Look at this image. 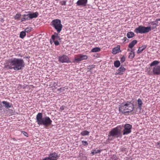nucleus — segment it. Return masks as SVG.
I'll return each instance as SVG.
<instances>
[{
    "instance_id": "obj_32",
    "label": "nucleus",
    "mask_w": 160,
    "mask_h": 160,
    "mask_svg": "<svg viewBox=\"0 0 160 160\" xmlns=\"http://www.w3.org/2000/svg\"><path fill=\"white\" fill-rule=\"evenodd\" d=\"M120 63L119 61H116L114 62V65L116 67H118L120 66Z\"/></svg>"
},
{
    "instance_id": "obj_7",
    "label": "nucleus",
    "mask_w": 160,
    "mask_h": 160,
    "mask_svg": "<svg viewBox=\"0 0 160 160\" xmlns=\"http://www.w3.org/2000/svg\"><path fill=\"white\" fill-rule=\"evenodd\" d=\"M88 58V56L87 55H82L81 54H79L75 56L74 62H78L80 61L86 60Z\"/></svg>"
},
{
    "instance_id": "obj_20",
    "label": "nucleus",
    "mask_w": 160,
    "mask_h": 160,
    "mask_svg": "<svg viewBox=\"0 0 160 160\" xmlns=\"http://www.w3.org/2000/svg\"><path fill=\"white\" fill-rule=\"evenodd\" d=\"M2 103L4 104L5 107L7 108H11L12 106V104H10L8 102L6 101H3Z\"/></svg>"
},
{
    "instance_id": "obj_30",
    "label": "nucleus",
    "mask_w": 160,
    "mask_h": 160,
    "mask_svg": "<svg viewBox=\"0 0 160 160\" xmlns=\"http://www.w3.org/2000/svg\"><path fill=\"white\" fill-rule=\"evenodd\" d=\"M89 133V132L87 131H84L81 132V134L82 136L88 135Z\"/></svg>"
},
{
    "instance_id": "obj_19",
    "label": "nucleus",
    "mask_w": 160,
    "mask_h": 160,
    "mask_svg": "<svg viewBox=\"0 0 160 160\" xmlns=\"http://www.w3.org/2000/svg\"><path fill=\"white\" fill-rule=\"evenodd\" d=\"M137 41L136 40H133L128 45V47L130 48H132L133 46L137 44Z\"/></svg>"
},
{
    "instance_id": "obj_38",
    "label": "nucleus",
    "mask_w": 160,
    "mask_h": 160,
    "mask_svg": "<svg viewBox=\"0 0 160 160\" xmlns=\"http://www.w3.org/2000/svg\"><path fill=\"white\" fill-rule=\"evenodd\" d=\"M62 5H65L66 4V1H63L62 2V3L61 4Z\"/></svg>"
},
{
    "instance_id": "obj_43",
    "label": "nucleus",
    "mask_w": 160,
    "mask_h": 160,
    "mask_svg": "<svg viewBox=\"0 0 160 160\" xmlns=\"http://www.w3.org/2000/svg\"><path fill=\"white\" fill-rule=\"evenodd\" d=\"M127 39V38L126 37H124V38H123V40H124V42H125L126 41V40Z\"/></svg>"
},
{
    "instance_id": "obj_17",
    "label": "nucleus",
    "mask_w": 160,
    "mask_h": 160,
    "mask_svg": "<svg viewBox=\"0 0 160 160\" xmlns=\"http://www.w3.org/2000/svg\"><path fill=\"white\" fill-rule=\"evenodd\" d=\"M137 105L138 108L141 110L142 109V107L143 103L142 100L140 98H138L137 100Z\"/></svg>"
},
{
    "instance_id": "obj_27",
    "label": "nucleus",
    "mask_w": 160,
    "mask_h": 160,
    "mask_svg": "<svg viewBox=\"0 0 160 160\" xmlns=\"http://www.w3.org/2000/svg\"><path fill=\"white\" fill-rule=\"evenodd\" d=\"M32 30L33 28L32 27H28L25 29V32H26L29 33L32 31Z\"/></svg>"
},
{
    "instance_id": "obj_12",
    "label": "nucleus",
    "mask_w": 160,
    "mask_h": 160,
    "mask_svg": "<svg viewBox=\"0 0 160 160\" xmlns=\"http://www.w3.org/2000/svg\"><path fill=\"white\" fill-rule=\"evenodd\" d=\"M152 72L154 75H160V66H157L154 67L153 68Z\"/></svg>"
},
{
    "instance_id": "obj_16",
    "label": "nucleus",
    "mask_w": 160,
    "mask_h": 160,
    "mask_svg": "<svg viewBox=\"0 0 160 160\" xmlns=\"http://www.w3.org/2000/svg\"><path fill=\"white\" fill-rule=\"evenodd\" d=\"M29 15L30 19H31L37 18L38 15V13L36 12L34 13L29 14Z\"/></svg>"
},
{
    "instance_id": "obj_28",
    "label": "nucleus",
    "mask_w": 160,
    "mask_h": 160,
    "mask_svg": "<svg viewBox=\"0 0 160 160\" xmlns=\"http://www.w3.org/2000/svg\"><path fill=\"white\" fill-rule=\"evenodd\" d=\"M21 16V15L20 13H17L14 17V18L15 20H19Z\"/></svg>"
},
{
    "instance_id": "obj_42",
    "label": "nucleus",
    "mask_w": 160,
    "mask_h": 160,
    "mask_svg": "<svg viewBox=\"0 0 160 160\" xmlns=\"http://www.w3.org/2000/svg\"><path fill=\"white\" fill-rule=\"evenodd\" d=\"M148 73L149 75H151L152 74V72H150V71L148 72Z\"/></svg>"
},
{
    "instance_id": "obj_46",
    "label": "nucleus",
    "mask_w": 160,
    "mask_h": 160,
    "mask_svg": "<svg viewBox=\"0 0 160 160\" xmlns=\"http://www.w3.org/2000/svg\"><path fill=\"white\" fill-rule=\"evenodd\" d=\"M157 145H160V143L159 142H158L157 143Z\"/></svg>"
},
{
    "instance_id": "obj_35",
    "label": "nucleus",
    "mask_w": 160,
    "mask_h": 160,
    "mask_svg": "<svg viewBox=\"0 0 160 160\" xmlns=\"http://www.w3.org/2000/svg\"><path fill=\"white\" fill-rule=\"evenodd\" d=\"M53 41L54 42V44L56 46L58 45L59 44V42L57 40H53Z\"/></svg>"
},
{
    "instance_id": "obj_33",
    "label": "nucleus",
    "mask_w": 160,
    "mask_h": 160,
    "mask_svg": "<svg viewBox=\"0 0 160 160\" xmlns=\"http://www.w3.org/2000/svg\"><path fill=\"white\" fill-rule=\"evenodd\" d=\"M82 145L84 146H87L88 145V143L86 141H82Z\"/></svg>"
},
{
    "instance_id": "obj_4",
    "label": "nucleus",
    "mask_w": 160,
    "mask_h": 160,
    "mask_svg": "<svg viewBox=\"0 0 160 160\" xmlns=\"http://www.w3.org/2000/svg\"><path fill=\"white\" fill-rule=\"evenodd\" d=\"M121 127L120 126L113 128L109 132L108 134V139L109 140H112V139L111 137L118 138L121 136Z\"/></svg>"
},
{
    "instance_id": "obj_3",
    "label": "nucleus",
    "mask_w": 160,
    "mask_h": 160,
    "mask_svg": "<svg viewBox=\"0 0 160 160\" xmlns=\"http://www.w3.org/2000/svg\"><path fill=\"white\" fill-rule=\"evenodd\" d=\"M134 109L132 103L130 102H127L122 103L120 106L119 111L124 115H128Z\"/></svg>"
},
{
    "instance_id": "obj_22",
    "label": "nucleus",
    "mask_w": 160,
    "mask_h": 160,
    "mask_svg": "<svg viewBox=\"0 0 160 160\" xmlns=\"http://www.w3.org/2000/svg\"><path fill=\"white\" fill-rule=\"evenodd\" d=\"M134 50L132 49L129 53L128 58L130 59H132L134 58L135 56L134 52L133 51Z\"/></svg>"
},
{
    "instance_id": "obj_10",
    "label": "nucleus",
    "mask_w": 160,
    "mask_h": 160,
    "mask_svg": "<svg viewBox=\"0 0 160 160\" xmlns=\"http://www.w3.org/2000/svg\"><path fill=\"white\" fill-rule=\"evenodd\" d=\"M88 0H78L76 2L77 6L81 7H85L86 6Z\"/></svg>"
},
{
    "instance_id": "obj_2",
    "label": "nucleus",
    "mask_w": 160,
    "mask_h": 160,
    "mask_svg": "<svg viewBox=\"0 0 160 160\" xmlns=\"http://www.w3.org/2000/svg\"><path fill=\"white\" fill-rule=\"evenodd\" d=\"M36 122L39 126L43 125L47 127L52 124V121L48 117L43 118L42 113L39 112L36 116Z\"/></svg>"
},
{
    "instance_id": "obj_5",
    "label": "nucleus",
    "mask_w": 160,
    "mask_h": 160,
    "mask_svg": "<svg viewBox=\"0 0 160 160\" xmlns=\"http://www.w3.org/2000/svg\"><path fill=\"white\" fill-rule=\"evenodd\" d=\"M52 25L56 30L58 33H59L62 31V25L61 21L59 19L53 20L51 22Z\"/></svg>"
},
{
    "instance_id": "obj_24",
    "label": "nucleus",
    "mask_w": 160,
    "mask_h": 160,
    "mask_svg": "<svg viewBox=\"0 0 160 160\" xmlns=\"http://www.w3.org/2000/svg\"><path fill=\"white\" fill-rule=\"evenodd\" d=\"M100 50L101 49L99 47H95L93 48L91 51V52H99L100 51Z\"/></svg>"
},
{
    "instance_id": "obj_47",
    "label": "nucleus",
    "mask_w": 160,
    "mask_h": 160,
    "mask_svg": "<svg viewBox=\"0 0 160 160\" xmlns=\"http://www.w3.org/2000/svg\"><path fill=\"white\" fill-rule=\"evenodd\" d=\"M62 88H61L60 89V90H61L62 89Z\"/></svg>"
},
{
    "instance_id": "obj_15",
    "label": "nucleus",
    "mask_w": 160,
    "mask_h": 160,
    "mask_svg": "<svg viewBox=\"0 0 160 160\" xmlns=\"http://www.w3.org/2000/svg\"><path fill=\"white\" fill-rule=\"evenodd\" d=\"M29 14H23L22 15V18L21 19L22 22L25 21H28L30 20L29 18Z\"/></svg>"
},
{
    "instance_id": "obj_37",
    "label": "nucleus",
    "mask_w": 160,
    "mask_h": 160,
    "mask_svg": "<svg viewBox=\"0 0 160 160\" xmlns=\"http://www.w3.org/2000/svg\"><path fill=\"white\" fill-rule=\"evenodd\" d=\"M42 160H50V159L48 157H47L44 158Z\"/></svg>"
},
{
    "instance_id": "obj_25",
    "label": "nucleus",
    "mask_w": 160,
    "mask_h": 160,
    "mask_svg": "<svg viewBox=\"0 0 160 160\" xmlns=\"http://www.w3.org/2000/svg\"><path fill=\"white\" fill-rule=\"evenodd\" d=\"M146 48L145 46H142L141 47H139L138 50L137 51V53L140 54L141 53L143 50H144Z\"/></svg>"
},
{
    "instance_id": "obj_45",
    "label": "nucleus",
    "mask_w": 160,
    "mask_h": 160,
    "mask_svg": "<svg viewBox=\"0 0 160 160\" xmlns=\"http://www.w3.org/2000/svg\"><path fill=\"white\" fill-rule=\"evenodd\" d=\"M12 139L14 141H17V140L14 138H13Z\"/></svg>"
},
{
    "instance_id": "obj_39",
    "label": "nucleus",
    "mask_w": 160,
    "mask_h": 160,
    "mask_svg": "<svg viewBox=\"0 0 160 160\" xmlns=\"http://www.w3.org/2000/svg\"><path fill=\"white\" fill-rule=\"evenodd\" d=\"M102 151V150H98L96 152H95V153H99L101 151Z\"/></svg>"
},
{
    "instance_id": "obj_41",
    "label": "nucleus",
    "mask_w": 160,
    "mask_h": 160,
    "mask_svg": "<svg viewBox=\"0 0 160 160\" xmlns=\"http://www.w3.org/2000/svg\"><path fill=\"white\" fill-rule=\"evenodd\" d=\"M96 152V150H94L93 152H92V154L94 155V154H95L96 153H95Z\"/></svg>"
},
{
    "instance_id": "obj_36",
    "label": "nucleus",
    "mask_w": 160,
    "mask_h": 160,
    "mask_svg": "<svg viewBox=\"0 0 160 160\" xmlns=\"http://www.w3.org/2000/svg\"><path fill=\"white\" fill-rule=\"evenodd\" d=\"M125 58L123 56L121 58V62L122 63L125 61Z\"/></svg>"
},
{
    "instance_id": "obj_9",
    "label": "nucleus",
    "mask_w": 160,
    "mask_h": 160,
    "mask_svg": "<svg viewBox=\"0 0 160 160\" xmlns=\"http://www.w3.org/2000/svg\"><path fill=\"white\" fill-rule=\"evenodd\" d=\"M59 61L62 63H69L70 62L69 58L66 55H63L59 57Z\"/></svg>"
},
{
    "instance_id": "obj_6",
    "label": "nucleus",
    "mask_w": 160,
    "mask_h": 160,
    "mask_svg": "<svg viewBox=\"0 0 160 160\" xmlns=\"http://www.w3.org/2000/svg\"><path fill=\"white\" fill-rule=\"evenodd\" d=\"M151 29L150 27H145L142 26H140L134 30V32L137 33H148L151 31Z\"/></svg>"
},
{
    "instance_id": "obj_11",
    "label": "nucleus",
    "mask_w": 160,
    "mask_h": 160,
    "mask_svg": "<svg viewBox=\"0 0 160 160\" xmlns=\"http://www.w3.org/2000/svg\"><path fill=\"white\" fill-rule=\"evenodd\" d=\"M48 157L50 160H57L59 157L57 153L54 152L50 153Z\"/></svg>"
},
{
    "instance_id": "obj_29",
    "label": "nucleus",
    "mask_w": 160,
    "mask_h": 160,
    "mask_svg": "<svg viewBox=\"0 0 160 160\" xmlns=\"http://www.w3.org/2000/svg\"><path fill=\"white\" fill-rule=\"evenodd\" d=\"M26 32L25 31H22L20 32V37L21 38H23L26 36Z\"/></svg>"
},
{
    "instance_id": "obj_1",
    "label": "nucleus",
    "mask_w": 160,
    "mask_h": 160,
    "mask_svg": "<svg viewBox=\"0 0 160 160\" xmlns=\"http://www.w3.org/2000/svg\"><path fill=\"white\" fill-rule=\"evenodd\" d=\"M25 66V63L22 59L12 58L6 61L4 64V68L7 70L13 69L18 71L22 70Z\"/></svg>"
},
{
    "instance_id": "obj_26",
    "label": "nucleus",
    "mask_w": 160,
    "mask_h": 160,
    "mask_svg": "<svg viewBox=\"0 0 160 160\" xmlns=\"http://www.w3.org/2000/svg\"><path fill=\"white\" fill-rule=\"evenodd\" d=\"M159 63V62L158 61L155 60L152 62L150 64V67H152L155 66L158 64Z\"/></svg>"
},
{
    "instance_id": "obj_34",
    "label": "nucleus",
    "mask_w": 160,
    "mask_h": 160,
    "mask_svg": "<svg viewBox=\"0 0 160 160\" xmlns=\"http://www.w3.org/2000/svg\"><path fill=\"white\" fill-rule=\"evenodd\" d=\"M21 132L24 135V136H25L27 137H28V134L27 132L24 131H22Z\"/></svg>"
},
{
    "instance_id": "obj_40",
    "label": "nucleus",
    "mask_w": 160,
    "mask_h": 160,
    "mask_svg": "<svg viewBox=\"0 0 160 160\" xmlns=\"http://www.w3.org/2000/svg\"><path fill=\"white\" fill-rule=\"evenodd\" d=\"M2 106L1 103L0 102V110H2Z\"/></svg>"
},
{
    "instance_id": "obj_13",
    "label": "nucleus",
    "mask_w": 160,
    "mask_h": 160,
    "mask_svg": "<svg viewBox=\"0 0 160 160\" xmlns=\"http://www.w3.org/2000/svg\"><path fill=\"white\" fill-rule=\"evenodd\" d=\"M125 68L124 67L121 66L118 69L116 72L117 74L119 75H122L123 72L125 71Z\"/></svg>"
},
{
    "instance_id": "obj_18",
    "label": "nucleus",
    "mask_w": 160,
    "mask_h": 160,
    "mask_svg": "<svg viewBox=\"0 0 160 160\" xmlns=\"http://www.w3.org/2000/svg\"><path fill=\"white\" fill-rule=\"evenodd\" d=\"M149 23L152 25V27H151L150 26H148V27H150V28L151 29V31L152 29L153 30L156 29L157 28V27L158 26L157 23L153 21L150 22Z\"/></svg>"
},
{
    "instance_id": "obj_21",
    "label": "nucleus",
    "mask_w": 160,
    "mask_h": 160,
    "mask_svg": "<svg viewBox=\"0 0 160 160\" xmlns=\"http://www.w3.org/2000/svg\"><path fill=\"white\" fill-rule=\"evenodd\" d=\"M58 32H55L54 34L52 35V40H55V39H60V37L58 35Z\"/></svg>"
},
{
    "instance_id": "obj_31",
    "label": "nucleus",
    "mask_w": 160,
    "mask_h": 160,
    "mask_svg": "<svg viewBox=\"0 0 160 160\" xmlns=\"http://www.w3.org/2000/svg\"><path fill=\"white\" fill-rule=\"evenodd\" d=\"M118 159V157L116 155H113L110 158V160H117Z\"/></svg>"
},
{
    "instance_id": "obj_8",
    "label": "nucleus",
    "mask_w": 160,
    "mask_h": 160,
    "mask_svg": "<svg viewBox=\"0 0 160 160\" xmlns=\"http://www.w3.org/2000/svg\"><path fill=\"white\" fill-rule=\"evenodd\" d=\"M124 129L123 131V134L127 135L131 133V132L132 125L129 124H125L124 126Z\"/></svg>"
},
{
    "instance_id": "obj_23",
    "label": "nucleus",
    "mask_w": 160,
    "mask_h": 160,
    "mask_svg": "<svg viewBox=\"0 0 160 160\" xmlns=\"http://www.w3.org/2000/svg\"><path fill=\"white\" fill-rule=\"evenodd\" d=\"M134 36V33L132 32H128L127 34V36L128 38H132Z\"/></svg>"
},
{
    "instance_id": "obj_44",
    "label": "nucleus",
    "mask_w": 160,
    "mask_h": 160,
    "mask_svg": "<svg viewBox=\"0 0 160 160\" xmlns=\"http://www.w3.org/2000/svg\"><path fill=\"white\" fill-rule=\"evenodd\" d=\"M158 21H160V18L157 19L156 20V22H158Z\"/></svg>"
},
{
    "instance_id": "obj_14",
    "label": "nucleus",
    "mask_w": 160,
    "mask_h": 160,
    "mask_svg": "<svg viewBox=\"0 0 160 160\" xmlns=\"http://www.w3.org/2000/svg\"><path fill=\"white\" fill-rule=\"evenodd\" d=\"M120 52H121V51L120 49V46H118L112 49V52L113 54H116Z\"/></svg>"
}]
</instances>
